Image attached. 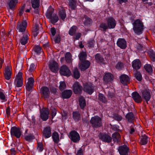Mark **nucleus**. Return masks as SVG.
Returning <instances> with one entry per match:
<instances>
[{"instance_id": "nucleus-1", "label": "nucleus", "mask_w": 155, "mask_h": 155, "mask_svg": "<svg viewBox=\"0 0 155 155\" xmlns=\"http://www.w3.org/2000/svg\"><path fill=\"white\" fill-rule=\"evenodd\" d=\"M133 30L137 34H141L143 30V25L142 22L139 19L135 21L133 24Z\"/></svg>"}, {"instance_id": "nucleus-2", "label": "nucleus", "mask_w": 155, "mask_h": 155, "mask_svg": "<svg viewBox=\"0 0 155 155\" xmlns=\"http://www.w3.org/2000/svg\"><path fill=\"white\" fill-rule=\"evenodd\" d=\"M90 122L92 126L96 128L100 127L102 125L101 118L97 116L91 118Z\"/></svg>"}, {"instance_id": "nucleus-3", "label": "nucleus", "mask_w": 155, "mask_h": 155, "mask_svg": "<svg viewBox=\"0 0 155 155\" xmlns=\"http://www.w3.org/2000/svg\"><path fill=\"white\" fill-rule=\"evenodd\" d=\"M70 138L72 141L75 143L78 142L80 140L79 134L74 130L72 131L70 133Z\"/></svg>"}, {"instance_id": "nucleus-4", "label": "nucleus", "mask_w": 155, "mask_h": 155, "mask_svg": "<svg viewBox=\"0 0 155 155\" xmlns=\"http://www.w3.org/2000/svg\"><path fill=\"white\" fill-rule=\"evenodd\" d=\"M60 74L63 75L69 76L71 74V73L68 68L65 65L62 66L60 70Z\"/></svg>"}, {"instance_id": "nucleus-5", "label": "nucleus", "mask_w": 155, "mask_h": 155, "mask_svg": "<svg viewBox=\"0 0 155 155\" xmlns=\"http://www.w3.org/2000/svg\"><path fill=\"white\" fill-rule=\"evenodd\" d=\"M11 134L12 136H15L17 138L20 137L21 132L19 128L15 127H13L11 128Z\"/></svg>"}, {"instance_id": "nucleus-6", "label": "nucleus", "mask_w": 155, "mask_h": 155, "mask_svg": "<svg viewBox=\"0 0 155 155\" xmlns=\"http://www.w3.org/2000/svg\"><path fill=\"white\" fill-rule=\"evenodd\" d=\"M41 118L43 120L46 121L48 118L49 112L48 109L44 108L40 110Z\"/></svg>"}, {"instance_id": "nucleus-7", "label": "nucleus", "mask_w": 155, "mask_h": 155, "mask_svg": "<svg viewBox=\"0 0 155 155\" xmlns=\"http://www.w3.org/2000/svg\"><path fill=\"white\" fill-rule=\"evenodd\" d=\"M16 85L18 87H21L22 85V73L19 72L15 78Z\"/></svg>"}, {"instance_id": "nucleus-8", "label": "nucleus", "mask_w": 155, "mask_h": 155, "mask_svg": "<svg viewBox=\"0 0 155 155\" xmlns=\"http://www.w3.org/2000/svg\"><path fill=\"white\" fill-rule=\"evenodd\" d=\"M94 89V87L91 83L85 84L84 88V91L89 94H91L93 93Z\"/></svg>"}, {"instance_id": "nucleus-9", "label": "nucleus", "mask_w": 155, "mask_h": 155, "mask_svg": "<svg viewBox=\"0 0 155 155\" xmlns=\"http://www.w3.org/2000/svg\"><path fill=\"white\" fill-rule=\"evenodd\" d=\"M82 87L78 82H75L73 85V90L75 94H80L82 91Z\"/></svg>"}, {"instance_id": "nucleus-10", "label": "nucleus", "mask_w": 155, "mask_h": 155, "mask_svg": "<svg viewBox=\"0 0 155 155\" xmlns=\"http://www.w3.org/2000/svg\"><path fill=\"white\" fill-rule=\"evenodd\" d=\"M120 81L123 84L127 85L130 83V78L126 74L121 75L120 78Z\"/></svg>"}, {"instance_id": "nucleus-11", "label": "nucleus", "mask_w": 155, "mask_h": 155, "mask_svg": "<svg viewBox=\"0 0 155 155\" xmlns=\"http://www.w3.org/2000/svg\"><path fill=\"white\" fill-rule=\"evenodd\" d=\"M90 63L88 61H82L79 64V68L81 71H84L90 66Z\"/></svg>"}, {"instance_id": "nucleus-12", "label": "nucleus", "mask_w": 155, "mask_h": 155, "mask_svg": "<svg viewBox=\"0 0 155 155\" xmlns=\"http://www.w3.org/2000/svg\"><path fill=\"white\" fill-rule=\"evenodd\" d=\"M98 136L100 139H101L103 141L109 143L111 140V137L108 135L100 133Z\"/></svg>"}, {"instance_id": "nucleus-13", "label": "nucleus", "mask_w": 155, "mask_h": 155, "mask_svg": "<svg viewBox=\"0 0 155 155\" xmlns=\"http://www.w3.org/2000/svg\"><path fill=\"white\" fill-rule=\"evenodd\" d=\"M34 81L33 78L31 77L28 78V82L26 84V89L27 91H31L34 86Z\"/></svg>"}, {"instance_id": "nucleus-14", "label": "nucleus", "mask_w": 155, "mask_h": 155, "mask_svg": "<svg viewBox=\"0 0 155 155\" xmlns=\"http://www.w3.org/2000/svg\"><path fill=\"white\" fill-rule=\"evenodd\" d=\"M128 148L126 145L120 146L118 148V151L120 155H127Z\"/></svg>"}, {"instance_id": "nucleus-15", "label": "nucleus", "mask_w": 155, "mask_h": 155, "mask_svg": "<svg viewBox=\"0 0 155 155\" xmlns=\"http://www.w3.org/2000/svg\"><path fill=\"white\" fill-rule=\"evenodd\" d=\"M41 92L45 98H48L50 96V92L49 89L47 87H42L41 89Z\"/></svg>"}, {"instance_id": "nucleus-16", "label": "nucleus", "mask_w": 155, "mask_h": 155, "mask_svg": "<svg viewBox=\"0 0 155 155\" xmlns=\"http://www.w3.org/2000/svg\"><path fill=\"white\" fill-rule=\"evenodd\" d=\"M117 44L122 49H125L127 47L126 41L124 38H119L117 41Z\"/></svg>"}, {"instance_id": "nucleus-17", "label": "nucleus", "mask_w": 155, "mask_h": 155, "mask_svg": "<svg viewBox=\"0 0 155 155\" xmlns=\"http://www.w3.org/2000/svg\"><path fill=\"white\" fill-rule=\"evenodd\" d=\"M107 21L109 28H115L116 23L115 20L113 18H108L107 19Z\"/></svg>"}, {"instance_id": "nucleus-18", "label": "nucleus", "mask_w": 155, "mask_h": 155, "mask_svg": "<svg viewBox=\"0 0 155 155\" xmlns=\"http://www.w3.org/2000/svg\"><path fill=\"white\" fill-rule=\"evenodd\" d=\"M142 93V97L147 103L151 98V95L150 92L147 90H145L143 91Z\"/></svg>"}, {"instance_id": "nucleus-19", "label": "nucleus", "mask_w": 155, "mask_h": 155, "mask_svg": "<svg viewBox=\"0 0 155 155\" xmlns=\"http://www.w3.org/2000/svg\"><path fill=\"white\" fill-rule=\"evenodd\" d=\"M27 26L26 22L25 21H23L22 24H18L17 27L19 32H23L25 31Z\"/></svg>"}, {"instance_id": "nucleus-20", "label": "nucleus", "mask_w": 155, "mask_h": 155, "mask_svg": "<svg viewBox=\"0 0 155 155\" xmlns=\"http://www.w3.org/2000/svg\"><path fill=\"white\" fill-rule=\"evenodd\" d=\"M49 67L51 71L54 72L57 71L58 69V64L54 61L50 63Z\"/></svg>"}, {"instance_id": "nucleus-21", "label": "nucleus", "mask_w": 155, "mask_h": 155, "mask_svg": "<svg viewBox=\"0 0 155 155\" xmlns=\"http://www.w3.org/2000/svg\"><path fill=\"white\" fill-rule=\"evenodd\" d=\"M132 66L136 70L139 69L141 66L140 61L139 59H136L132 62Z\"/></svg>"}, {"instance_id": "nucleus-22", "label": "nucleus", "mask_w": 155, "mask_h": 155, "mask_svg": "<svg viewBox=\"0 0 155 155\" xmlns=\"http://www.w3.org/2000/svg\"><path fill=\"white\" fill-rule=\"evenodd\" d=\"M5 78L7 80H9L11 77V72L10 67L7 66L5 69L4 73Z\"/></svg>"}, {"instance_id": "nucleus-23", "label": "nucleus", "mask_w": 155, "mask_h": 155, "mask_svg": "<svg viewBox=\"0 0 155 155\" xmlns=\"http://www.w3.org/2000/svg\"><path fill=\"white\" fill-rule=\"evenodd\" d=\"M132 96L136 102L139 103L141 102L142 101L141 97L137 92L135 91L133 92L132 94Z\"/></svg>"}, {"instance_id": "nucleus-24", "label": "nucleus", "mask_w": 155, "mask_h": 155, "mask_svg": "<svg viewBox=\"0 0 155 155\" xmlns=\"http://www.w3.org/2000/svg\"><path fill=\"white\" fill-rule=\"evenodd\" d=\"M43 136L45 138H48L50 137L51 135V129L50 127H46L43 130Z\"/></svg>"}, {"instance_id": "nucleus-25", "label": "nucleus", "mask_w": 155, "mask_h": 155, "mask_svg": "<svg viewBox=\"0 0 155 155\" xmlns=\"http://www.w3.org/2000/svg\"><path fill=\"white\" fill-rule=\"evenodd\" d=\"M72 94V91L70 90H66L62 93V97L64 98H70Z\"/></svg>"}, {"instance_id": "nucleus-26", "label": "nucleus", "mask_w": 155, "mask_h": 155, "mask_svg": "<svg viewBox=\"0 0 155 155\" xmlns=\"http://www.w3.org/2000/svg\"><path fill=\"white\" fill-rule=\"evenodd\" d=\"M113 75L110 73L106 74L103 78L104 81L106 83L111 82L113 80Z\"/></svg>"}, {"instance_id": "nucleus-27", "label": "nucleus", "mask_w": 155, "mask_h": 155, "mask_svg": "<svg viewBox=\"0 0 155 155\" xmlns=\"http://www.w3.org/2000/svg\"><path fill=\"white\" fill-rule=\"evenodd\" d=\"M72 117L75 121L77 122L80 120L81 118V114L78 111H74L72 113Z\"/></svg>"}, {"instance_id": "nucleus-28", "label": "nucleus", "mask_w": 155, "mask_h": 155, "mask_svg": "<svg viewBox=\"0 0 155 155\" xmlns=\"http://www.w3.org/2000/svg\"><path fill=\"white\" fill-rule=\"evenodd\" d=\"M79 104L81 109H83L85 107L86 105V103L84 97H80Z\"/></svg>"}, {"instance_id": "nucleus-29", "label": "nucleus", "mask_w": 155, "mask_h": 155, "mask_svg": "<svg viewBox=\"0 0 155 155\" xmlns=\"http://www.w3.org/2000/svg\"><path fill=\"white\" fill-rule=\"evenodd\" d=\"M28 36L27 34H24L20 39V42L22 45H25L28 42Z\"/></svg>"}, {"instance_id": "nucleus-30", "label": "nucleus", "mask_w": 155, "mask_h": 155, "mask_svg": "<svg viewBox=\"0 0 155 155\" xmlns=\"http://www.w3.org/2000/svg\"><path fill=\"white\" fill-rule=\"evenodd\" d=\"M125 117L129 122H132L135 118L133 113L131 112L127 113Z\"/></svg>"}, {"instance_id": "nucleus-31", "label": "nucleus", "mask_w": 155, "mask_h": 155, "mask_svg": "<svg viewBox=\"0 0 155 155\" xmlns=\"http://www.w3.org/2000/svg\"><path fill=\"white\" fill-rule=\"evenodd\" d=\"M71 55L69 52L66 53L65 55L66 61L67 63H71L72 62Z\"/></svg>"}, {"instance_id": "nucleus-32", "label": "nucleus", "mask_w": 155, "mask_h": 155, "mask_svg": "<svg viewBox=\"0 0 155 155\" xmlns=\"http://www.w3.org/2000/svg\"><path fill=\"white\" fill-rule=\"evenodd\" d=\"M113 140L115 142L118 143L119 141V138L120 137V134L118 133L115 132L112 135Z\"/></svg>"}, {"instance_id": "nucleus-33", "label": "nucleus", "mask_w": 155, "mask_h": 155, "mask_svg": "<svg viewBox=\"0 0 155 155\" xmlns=\"http://www.w3.org/2000/svg\"><path fill=\"white\" fill-rule=\"evenodd\" d=\"M39 0H31L32 7L34 9L38 8L39 6Z\"/></svg>"}, {"instance_id": "nucleus-34", "label": "nucleus", "mask_w": 155, "mask_h": 155, "mask_svg": "<svg viewBox=\"0 0 155 155\" xmlns=\"http://www.w3.org/2000/svg\"><path fill=\"white\" fill-rule=\"evenodd\" d=\"M53 11L54 9L51 7V6H50L46 13V16L48 18L50 19V18L52 16V15L53 12Z\"/></svg>"}, {"instance_id": "nucleus-35", "label": "nucleus", "mask_w": 155, "mask_h": 155, "mask_svg": "<svg viewBox=\"0 0 155 155\" xmlns=\"http://www.w3.org/2000/svg\"><path fill=\"white\" fill-rule=\"evenodd\" d=\"M52 137L54 141L56 143H58L59 141V137L58 133L56 132L53 133Z\"/></svg>"}, {"instance_id": "nucleus-36", "label": "nucleus", "mask_w": 155, "mask_h": 155, "mask_svg": "<svg viewBox=\"0 0 155 155\" xmlns=\"http://www.w3.org/2000/svg\"><path fill=\"white\" fill-rule=\"evenodd\" d=\"M73 76L76 79H78L80 77V74L77 68H75L73 71Z\"/></svg>"}, {"instance_id": "nucleus-37", "label": "nucleus", "mask_w": 155, "mask_h": 155, "mask_svg": "<svg viewBox=\"0 0 155 155\" xmlns=\"http://www.w3.org/2000/svg\"><path fill=\"white\" fill-rule=\"evenodd\" d=\"M142 138H141L140 143L142 145H145L148 142L147 137V136L144 134L142 136Z\"/></svg>"}, {"instance_id": "nucleus-38", "label": "nucleus", "mask_w": 155, "mask_h": 155, "mask_svg": "<svg viewBox=\"0 0 155 155\" xmlns=\"http://www.w3.org/2000/svg\"><path fill=\"white\" fill-rule=\"evenodd\" d=\"M95 57V60L98 63H102L104 61L102 56L99 54H96Z\"/></svg>"}, {"instance_id": "nucleus-39", "label": "nucleus", "mask_w": 155, "mask_h": 155, "mask_svg": "<svg viewBox=\"0 0 155 155\" xmlns=\"http://www.w3.org/2000/svg\"><path fill=\"white\" fill-rule=\"evenodd\" d=\"M144 68L149 74H151L153 71L151 66L150 64H146L144 66Z\"/></svg>"}, {"instance_id": "nucleus-40", "label": "nucleus", "mask_w": 155, "mask_h": 155, "mask_svg": "<svg viewBox=\"0 0 155 155\" xmlns=\"http://www.w3.org/2000/svg\"><path fill=\"white\" fill-rule=\"evenodd\" d=\"M134 75L136 79L139 81L142 80V76L140 72L136 70L134 73Z\"/></svg>"}, {"instance_id": "nucleus-41", "label": "nucleus", "mask_w": 155, "mask_h": 155, "mask_svg": "<svg viewBox=\"0 0 155 155\" xmlns=\"http://www.w3.org/2000/svg\"><path fill=\"white\" fill-rule=\"evenodd\" d=\"M17 0H11L9 3V6L10 8L13 10L16 5Z\"/></svg>"}, {"instance_id": "nucleus-42", "label": "nucleus", "mask_w": 155, "mask_h": 155, "mask_svg": "<svg viewBox=\"0 0 155 155\" xmlns=\"http://www.w3.org/2000/svg\"><path fill=\"white\" fill-rule=\"evenodd\" d=\"M50 19H51V23L52 24L55 23L59 19L58 17L56 15L54 14Z\"/></svg>"}, {"instance_id": "nucleus-43", "label": "nucleus", "mask_w": 155, "mask_h": 155, "mask_svg": "<svg viewBox=\"0 0 155 155\" xmlns=\"http://www.w3.org/2000/svg\"><path fill=\"white\" fill-rule=\"evenodd\" d=\"M69 5L72 9H74L76 7L75 0H69Z\"/></svg>"}, {"instance_id": "nucleus-44", "label": "nucleus", "mask_w": 155, "mask_h": 155, "mask_svg": "<svg viewBox=\"0 0 155 155\" xmlns=\"http://www.w3.org/2000/svg\"><path fill=\"white\" fill-rule=\"evenodd\" d=\"M76 29L77 27L76 26H73L70 29L69 31V34L71 35H73L76 32Z\"/></svg>"}, {"instance_id": "nucleus-45", "label": "nucleus", "mask_w": 155, "mask_h": 155, "mask_svg": "<svg viewBox=\"0 0 155 155\" xmlns=\"http://www.w3.org/2000/svg\"><path fill=\"white\" fill-rule=\"evenodd\" d=\"M86 57V53L84 52H81L79 54V59L82 62L85 61Z\"/></svg>"}, {"instance_id": "nucleus-46", "label": "nucleus", "mask_w": 155, "mask_h": 155, "mask_svg": "<svg viewBox=\"0 0 155 155\" xmlns=\"http://www.w3.org/2000/svg\"><path fill=\"white\" fill-rule=\"evenodd\" d=\"M99 100L103 103L107 102V99L102 94H99L98 95Z\"/></svg>"}, {"instance_id": "nucleus-47", "label": "nucleus", "mask_w": 155, "mask_h": 155, "mask_svg": "<svg viewBox=\"0 0 155 155\" xmlns=\"http://www.w3.org/2000/svg\"><path fill=\"white\" fill-rule=\"evenodd\" d=\"M60 17L64 20L66 17V15L65 11L64 10H61L59 12Z\"/></svg>"}, {"instance_id": "nucleus-48", "label": "nucleus", "mask_w": 155, "mask_h": 155, "mask_svg": "<svg viewBox=\"0 0 155 155\" xmlns=\"http://www.w3.org/2000/svg\"><path fill=\"white\" fill-rule=\"evenodd\" d=\"M148 54L150 55L153 61H155V53L152 50H150L148 51Z\"/></svg>"}, {"instance_id": "nucleus-49", "label": "nucleus", "mask_w": 155, "mask_h": 155, "mask_svg": "<svg viewBox=\"0 0 155 155\" xmlns=\"http://www.w3.org/2000/svg\"><path fill=\"white\" fill-rule=\"evenodd\" d=\"M92 23L91 20L90 18L87 17L85 18V20L84 21V24L87 26L89 25Z\"/></svg>"}, {"instance_id": "nucleus-50", "label": "nucleus", "mask_w": 155, "mask_h": 155, "mask_svg": "<svg viewBox=\"0 0 155 155\" xmlns=\"http://www.w3.org/2000/svg\"><path fill=\"white\" fill-rule=\"evenodd\" d=\"M115 67L117 69L120 70L124 68V64L122 63L119 62L116 64Z\"/></svg>"}, {"instance_id": "nucleus-51", "label": "nucleus", "mask_w": 155, "mask_h": 155, "mask_svg": "<svg viewBox=\"0 0 155 155\" xmlns=\"http://www.w3.org/2000/svg\"><path fill=\"white\" fill-rule=\"evenodd\" d=\"M25 138L27 141H30L34 138V137L31 134H29L28 135H26L25 136Z\"/></svg>"}, {"instance_id": "nucleus-52", "label": "nucleus", "mask_w": 155, "mask_h": 155, "mask_svg": "<svg viewBox=\"0 0 155 155\" xmlns=\"http://www.w3.org/2000/svg\"><path fill=\"white\" fill-rule=\"evenodd\" d=\"M100 27L103 29V31H106L109 28L107 24L104 23H101L100 25Z\"/></svg>"}, {"instance_id": "nucleus-53", "label": "nucleus", "mask_w": 155, "mask_h": 155, "mask_svg": "<svg viewBox=\"0 0 155 155\" xmlns=\"http://www.w3.org/2000/svg\"><path fill=\"white\" fill-rule=\"evenodd\" d=\"M66 87V85L64 82H60L59 89L61 91H63Z\"/></svg>"}, {"instance_id": "nucleus-54", "label": "nucleus", "mask_w": 155, "mask_h": 155, "mask_svg": "<svg viewBox=\"0 0 155 155\" xmlns=\"http://www.w3.org/2000/svg\"><path fill=\"white\" fill-rule=\"evenodd\" d=\"M112 89H111L108 92L107 96L110 98H112L115 96L114 94L112 92Z\"/></svg>"}, {"instance_id": "nucleus-55", "label": "nucleus", "mask_w": 155, "mask_h": 155, "mask_svg": "<svg viewBox=\"0 0 155 155\" xmlns=\"http://www.w3.org/2000/svg\"><path fill=\"white\" fill-rule=\"evenodd\" d=\"M34 50L37 54H39L42 51L41 48L38 46L35 47L34 49Z\"/></svg>"}, {"instance_id": "nucleus-56", "label": "nucleus", "mask_w": 155, "mask_h": 155, "mask_svg": "<svg viewBox=\"0 0 155 155\" xmlns=\"http://www.w3.org/2000/svg\"><path fill=\"white\" fill-rule=\"evenodd\" d=\"M114 118L116 120L120 121L122 120V117L117 114H115L114 116Z\"/></svg>"}, {"instance_id": "nucleus-57", "label": "nucleus", "mask_w": 155, "mask_h": 155, "mask_svg": "<svg viewBox=\"0 0 155 155\" xmlns=\"http://www.w3.org/2000/svg\"><path fill=\"white\" fill-rule=\"evenodd\" d=\"M38 149L40 151H42L43 150V147L42 143H38Z\"/></svg>"}, {"instance_id": "nucleus-58", "label": "nucleus", "mask_w": 155, "mask_h": 155, "mask_svg": "<svg viewBox=\"0 0 155 155\" xmlns=\"http://www.w3.org/2000/svg\"><path fill=\"white\" fill-rule=\"evenodd\" d=\"M36 66L34 64H32L29 67L28 71L30 72H32L35 68Z\"/></svg>"}, {"instance_id": "nucleus-59", "label": "nucleus", "mask_w": 155, "mask_h": 155, "mask_svg": "<svg viewBox=\"0 0 155 155\" xmlns=\"http://www.w3.org/2000/svg\"><path fill=\"white\" fill-rule=\"evenodd\" d=\"M60 41V37L59 35L56 36L55 38L54 39V41L55 43H58Z\"/></svg>"}, {"instance_id": "nucleus-60", "label": "nucleus", "mask_w": 155, "mask_h": 155, "mask_svg": "<svg viewBox=\"0 0 155 155\" xmlns=\"http://www.w3.org/2000/svg\"><path fill=\"white\" fill-rule=\"evenodd\" d=\"M25 8V5L24 4L21 8L19 12V15L21 16L23 13V12L24 11Z\"/></svg>"}, {"instance_id": "nucleus-61", "label": "nucleus", "mask_w": 155, "mask_h": 155, "mask_svg": "<svg viewBox=\"0 0 155 155\" xmlns=\"http://www.w3.org/2000/svg\"><path fill=\"white\" fill-rule=\"evenodd\" d=\"M5 97L4 93L2 92H0V98L2 100H5V101L6 100H5Z\"/></svg>"}, {"instance_id": "nucleus-62", "label": "nucleus", "mask_w": 155, "mask_h": 155, "mask_svg": "<svg viewBox=\"0 0 155 155\" xmlns=\"http://www.w3.org/2000/svg\"><path fill=\"white\" fill-rule=\"evenodd\" d=\"M50 89L51 91L54 94H55L57 92V89L56 88L52 87H51Z\"/></svg>"}, {"instance_id": "nucleus-63", "label": "nucleus", "mask_w": 155, "mask_h": 155, "mask_svg": "<svg viewBox=\"0 0 155 155\" xmlns=\"http://www.w3.org/2000/svg\"><path fill=\"white\" fill-rule=\"evenodd\" d=\"M52 111V117L53 118L54 117L56 114V110L55 109L53 108L51 109Z\"/></svg>"}, {"instance_id": "nucleus-64", "label": "nucleus", "mask_w": 155, "mask_h": 155, "mask_svg": "<svg viewBox=\"0 0 155 155\" xmlns=\"http://www.w3.org/2000/svg\"><path fill=\"white\" fill-rule=\"evenodd\" d=\"M94 40H91L89 41L88 44V46L90 47H94Z\"/></svg>"}]
</instances>
